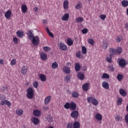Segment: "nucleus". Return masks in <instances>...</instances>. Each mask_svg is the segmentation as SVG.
I'll return each instance as SVG.
<instances>
[{
  "mask_svg": "<svg viewBox=\"0 0 128 128\" xmlns=\"http://www.w3.org/2000/svg\"><path fill=\"white\" fill-rule=\"evenodd\" d=\"M102 78H110V75L106 73H104L102 76Z\"/></svg>",
  "mask_w": 128,
  "mask_h": 128,
  "instance_id": "46",
  "label": "nucleus"
},
{
  "mask_svg": "<svg viewBox=\"0 0 128 128\" xmlns=\"http://www.w3.org/2000/svg\"><path fill=\"white\" fill-rule=\"evenodd\" d=\"M70 108L71 110H76V104L74 102H72L70 104Z\"/></svg>",
  "mask_w": 128,
  "mask_h": 128,
  "instance_id": "15",
  "label": "nucleus"
},
{
  "mask_svg": "<svg viewBox=\"0 0 128 128\" xmlns=\"http://www.w3.org/2000/svg\"><path fill=\"white\" fill-rule=\"evenodd\" d=\"M43 50H44V52H48L50 50V48L48 46H44L43 47Z\"/></svg>",
  "mask_w": 128,
  "mask_h": 128,
  "instance_id": "52",
  "label": "nucleus"
},
{
  "mask_svg": "<svg viewBox=\"0 0 128 128\" xmlns=\"http://www.w3.org/2000/svg\"><path fill=\"white\" fill-rule=\"evenodd\" d=\"M73 128H80V123L78 121H75L73 124Z\"/></svg>",
  "mask_w": 128,
  "mask_h": 128,
  "instance_id": "23",
  "label": "nucleus"
},
{
  "mask_svg": "<svg viewBox=\"0 0 128 128\" xmlns=\"http://www.w3.org/2000/svg\"><path fill=\"white\" fill-rule=\"evenodd\" d=\"M76 56L78 58H82V52L80 51H78V52H76Z\"/></svg>",
  "mask_w": 128,
  "mask_h": 128,
  "instance_id": "41",
  "label": "nucleus"
},
{
  "mask_svg": "<svg viewBox=\"0 0 128 128\" xmlns=\"http://www.w3.org/2000/svg\"><path fill=\"white\" fill-rule=\"evenodd\" d=\"M64 108L66 110H70V102H66L64 105Z\"/></svg>",
  "mask_w": 128,
  "mask_h": 128,
  "instance_id": "42",
  "label": "nucleus"
},
{
  "mask_svg": "<svg viewBox=\"0 0 128 128\" xmlns=\"http://www.w3.org/2000/svg\"><path fill=\"white\" fill-rule=\"evenodd\" d=\"M124 120H125L126 124H128V114H126V115H125Z\"/></svg>",
  "mask_w": 128,
  "mask_h": 128,
  "instance_id": "57",
  "label": "nucleus"
},
{
  "mask_svg": "<svg viewBox=\"0 0 128 128\" xmlns=\"http://www.w3.org/2000/svg\"><path fill=\"white\" fill-rule=\"evenodd\" d=\"M21 10L23 14H26L28 12V6H26V4H23L21 6Z\"/></svg>",
  "mask_w": 128,
  "mask_h": 128,
  "instance_id": "17",
  "label": "nucleus"
},
{
  "mask_svg": "<svg viewBox=\"0 0 128 128\" xmlns=\"http://www.w3.org/2000/svg\"><path fill=\"white\" fill-rule=\"evenodd\" d=\"M50 100H52V96H48L45 98L44 99L45 106H48V102H50Z\"/></svg>",
  "mask_w": 128,
  "mask_h": 128,
  "instance_id": "13",
  "label": "nucleus"
},
{
  "mask_svg": "<svg viewBox=\"0 0 128 128\" xmlns=\"http://www.w3.org/2000/svg\"><path fill=\"white\" fill-rule=\"evenodd\" d=\"M112 55H108L106 57V60L108 62H112Z\"/></svg>",
  "mask_w": 128,
  "mask_h": 128,
  "instance_id": "38",
  "label": "nucleus"
},
{
  "mask_svg": "<svg viewBox=\"0 0 128 128\" xmlns=\"http://www.w3.org/2000/svg\"><path fill=\"white\" fill-rule=\"evenodd\" d=\"M122 40V37L120 36H118L117 37L116 41L117 42H120Z\"/></svg>",
  "mask_w": 128,
  "mask_h": 128,
  "instance_id": "54",
  "label": "nucleus"
},
{
  "mask_svg": "<svg viewBox=\"0 0 128 128\" xmlns=\"http://www.w3.org/2000/svg\"><path fill=\"white\" fill-rule=\"evenodd\" d=\"M88 102L92 104L94 106H98V101L93 96L88 97L87 98Z\"/></svg>",
  "mask_w": 128,
  "mask_h": 128,
  "instance_id": "2",
  "label": "nucleus"
},
{
  "mask_svg": "<svg viewBox=\"0 0 128 128\" xmlns=\"http://www.w3.org/2000/svg\"><path fill=\"white\" fill-rule=\"evenodd\" d=\"M48 120H49V122H52V116L49 117Z\"/></svg>",
  "mask_w": 128,
  "mask_h": 128,
  "instance_id": "64",
  "label": "nucleus"
},
{
  "mask_svg": "<svg viewBox=\"0 0 128 128\" xmlns=\"http://www.w3.org/2000/svg\"><path fill=\"white\" fill-rule=\"evenodd\" d=\"M13 42H14V44H18V42H20V40L16 38V37H14L13 38Z\"/></svg>",
  "mask_w": 128,
  "mask_h": 128,
  "instance_id": "44",
  "label": "nucleus"
},
{
  "mask_svg": "<svg viewBox=\"0 0 128 128\" xmlns=\"http://www.w3.org/2000/svg\"><path fill=\"white\" fill-rule=\"evenodd\" d=\"M33 114L35 116H40L42 115V112L38 110H35L33 112Z\"/></svg>",
  "mask_w": 128,
  "mask_h": 128,
  "instance_id": "16",
  "label": "nucleus"
},
{
  "mask_svg": "<svg viewBox=\"0 0 128 128\" xmlns=\"http://www.w3.org/2000/svg\"><path fill=\"white\" fill-rule=\"evenodd\" d=\"M119 92L121 96H126V91H124V89H120Z\"/></svg>",
  "mask_w": 128,
  "mask_h": 128,
  "instance_id": "35",
  "label": "nucleus"
},
{
  "mask_svg": "<svg viewBox=\"0 0 128 128\" xmlns=\"http://www.w3.org/2000/svg\"><path fill=\"white\" fill-rule=\"evenodd\" d=\"M0 64L4 66V61L2 59H0Z\"/></svg>",
  "mask_w": 128,
  "mask_h": 128,
  "instance_id": "61",
  "label": "nucleus"
},
{
  "mask_svg": "<svg viewBox=\"0 0 128 128\" xmlns=\"http://www.w3.org/2000/svg\"><path fill=\"white\" fill-rule=\"evenodd\" d=\"M46 30L49 36H50V38L54 37V34L52 32H50V29H48V28H46Z\"/></svg>",
  "mask_w": 128,
  "mask_h": 128,
  "instance_id": "34",
  "label": "nucleus"
},
{
  "mask_svg": "<svg viewBox=\"0 0 128 128\" xmlns=\"http://www.w3.org/2000/svg\"><path fill=\"white\" fill-rule=\"evenodd\" d=\"M76 22H82L84 21V18L82 17H78L76 18Z\"/></svg>",
  "mask_w": 128,
  "mask_h": 128,
  "instance_id": "43",
  "label": "nucleus"
},
{
  "mask_svg": "<svg viewBox=\"0 0 128 128\" xmlns=\"http://www.w3.org/2000/svg\"><path fill=\"white\" fill-rule=\"evenodd\" d=\"M122 102V98H120L117 101L118 106H120Z\"/></svg>",
  "mask_w": 128,
  "mask_h": 128,
  "instance_id": "51",
  "label": "nucleus"
},
{
  "mask_svg": "<svg viewBox=\"0 0 128 128\" xmlns=\"http://www.w3.org/2000/svg\"><path fill=\"white\" fill-rule=\"evenodd\" d=\"M122 5L124 8H126V6H128V0H124L122 2Z\"/></svg>",
  "mask_w": 128,
  "mask_h": 128,
  "instance_id": "36",
  "label": "nucleus"
},
{
  "mask_svg": "<svg viewBox=\"0 0 128 128\" xmlns=\"http://www.w3.org/2000/svg\"><path fill=\"white\" fill-rule=\"evenodd\" d=\"M88 42L92 46H93V44H94V40L92 38L88 39Z\"/></svg>",
  "mask_w": 128,
  "mask_h": 128,
  "instance_id": "53",
  "label": "nucleus"
},
{
  "mask_svg": "<svg viewBox=\"0 0 128 128\" xmlns=\"http://www.w3.org/2000/svg\"><path fill=\"white\" fill-rule=\"evenodd\" d=\"M102 86L104 88H106V90H108V88H110V85L108 84V83L106 82H102Z\"/></svg>",
  "mask_w": 128,
  "mask_h": 128,
  "instance_id": "22",
  "label": "nucleus"
},
{
  "mask_svg": "<svg viewBox=\"0 0 128 128\" xmlns=\"http://www.w3.org/2000/svg\"><path fill=\"white\" fill-rule=\"evenodd\" d=\"M24 32L21 30H18L16 32V36L18 38H24Z\"/></svg>",
  "mask_w": 128,
  "mask_h": 128,
  "instance_id": "24",
  "label": "nucleus"
},
{
  "mask_svg": "<svg viewBox=\"0 0 128 128\" xmlns=\"http://www.w3.org/2000/svg\"><path fill=\"white\" fill-rule=\"evenodd\" d=\"M21 74L23 76H26L28 74V66H24L21 70Z\"/></svg>",
  "mask_w": 128,
  "mask_h": 128,
  "instance_id": "8",
  "label": "nucleus"
},
{
  "mask_svg": "<svg viewBox=\"0 0 128 128\" xmlns=\"http://www.w3.org/2000/svg\"><path fill=\"white\" fill-rule=\"evenodd\" d=\"M48 108H49L48 106H43L44 110H48Z\"/></svg>",
  "mask_w": 128,
  "mask_h": 128,
  "instance_id": "60",
  "label": "nucleus"
},
{
  "mask_svg": "<svg viewBox=\"0 0 128 128\" xmlns=\"http://www.w3.org/2000/svg\"><path fill=\"white\" fill-rule=\"evenodd\" d=\"M68 18H70V14H65L61 18V20H62L66 21L68 20Z\"/></svg>",
  "mask_w": 128,
  "mask_h": 128,
  "instance_id": "14",
  "label": "nucleus"
},
{
  "mask_svg": "<svg viewBox=\"0 0 128 128\" xmlns=\"http://www.w3.org/2000/svg\"><path fill=\"white\" fill-rule=\"evenodd\" d=\"M116 78L118 82H122L124 80V76L122 74H118L116 76Z\"/></svg>",
  "mask_w": 128,
  "mask_h": 128,
  "instance_id": "33",
  "label": "nucleus"
},
{
  "mask_svg": "<svg viewBox=\"0 0 128 128\" xmlns=\"http://www.w3.org/2000/svg\"><path fill=\"white\" fill-rule=\"evenodd\" d=\"M16 60L14 58L12 60L10 64L12 66H16Z\"/></svg>",
  "mask_w": 128,
  "mask_h": 128,
  "instance_id": "48",
  "label": "nucleus"
},
{
  "mask_svg": "<svg viewBox=\"0 0 128 128\" xmlns=\"http://www.w3.org/2000/svg\"><path fill=\"white\" fill-rule=\"evenodd\" d=\"M66 128H74V124H72V122L68 123Z\"/></svg>",
  "mask_w": 128,
  "mask_h": 128,
  "instance_id": "50",
  "label": "nucleus"
},
{
  "mask_svg": "<svg viewBox=\"0 0 128 128\" xmlns=\"http://www.w3.org/2000/svg\"><path fill=\"white\" fill-rule=\"evenodd\" d=\"M103 48H105V50H106L108 48V44L106 42H103V45H102Z\"/></svg>",
  "mask_w": 128,
  "mask_h": 128,
  "instance_id": "47",
  "label": "nucleus"
},
{
  "mask_svg": "<svg viewBox=\"0 0 128 128\" xmlns=\"http://www.w3.org/2000/svg\"><path fill=\"white\" fill-rule=\"evenodd\" d=\"M88 28H84L82 30V32L84 34H88Z\"/></svg>",
  "mask_w": 128,
  "mask_h": 128,
  "instance_id": "58",
  "label": "nucleus"
},
{
  "mask_svg": "<svg viewBox=\"0 0 128 128\" xmlns=\"http://www.w3.org/2000/svg\"><path fill=\"white\" fill-rule=\"evenodd\" d=\"M58 68V62H54L52 64V68L53 70H56V68Z\"/></svg>",
  "mask_w": 128,
  "mask_h": 128,
  "instance_id": "32",
  "label": "nucleus"
},
{
  "mask_svg": "<svg viewBox=\"0 0 128 128\" xmlns=\"http://www.w3.org/2000/svg\"><path fill=\"white\" fill-rule=\"evenodd\" d=\"M12 16V11L10 10H7L4 14V16L6 18H10Z\"/></svg>",
  "mask_w": 128,
  "mask_h": 128,
  "instance_id": "18",
  "label": "nucleus"
},
{
  "mask_svg": "<svg viewBox=\"0 0 128 128\" xmlns=\"http://www.w3.org/2000/svg\"><path fill=\"white\" fill-rule=\"evenodd\" d=\"M32 44L34 46H38L40 44V38L38 36H36L32 38Z\"/></svg>",
  "mask_w": 128,
  "mask_h": 128,
  "instance_id": "3",
  "label": "nucleus"
},
{
  "mask_svg": "<svg viewBox=\"0 0 128 128\" xmlns=\"http://www.w3.org/2000/svg\"><path fill=\"white\" fill-rule=\"evenodd\" d=\"M39 78L41 80L42 82H46V76L44 74H40Z\"/></svg>",
  "mask_w": 128,
  "mask_h": 128,
  "instance_id": "28",
  "label": "nucleus"
},
{
  "mask_svg": "<svg viewBox=\"0 0 128 128\" xmlns=\"http://www.w3.org/2000/svg\"><path fill=\"white\" fill-rule=\"evenodd\" d=\"M95 118L97 120H98L99 122L102 120V114H100V113H98L96 114Z\"/></svg>",
  "mask_w": 128,
  "mask_h": 128,
  "instance_id": "26",
  "label": "nucleus"
},
{
  "mask_svg": "<svg viewBox=\"0 0 128 128\" xmlns=\"http://www.w3.org/2000/svg\"><path fill=\"white\" fill-rule=\"evenodd\" d=\"M63 72L65 74H70V68L68 66H65L63 68Z\"/></svg>",
  "mask_w": 128,
  "mask_h": 128,
  "instance_id": "27",
  "label": "nucleus"
},
{
  "mask_svg": "<svg viewBox=\"0 0 128 128\" xmlns=\"http://www.w3.org/2000/svg\"><path fill=\"white\" fill-rule=\"evenodd\" d=\"M68 0H66L64 1L63 3V8L64 10H68Z\"/></svg>",
  "mask_w": 128,
  "mask_h": 128,
  "instance_id": "20",
  "label": "nucleus"
},
{
  "mask_svg": "<svg viewBox=\"0 0 128 128\" xmlns=\"http://www.w3.org/2000/svg\"><path fill=\"white\" fill-rule=\"evenodd\" d=\"M33 86L35 88H36L38 86V81H35L33 83Z\"/></svg>",
  "mask_w": 128,
  "mask_h": 128,
  "instance_id": "55",
  "label": "nucleus"
},
{
  "mask_svg": "<svg viewBox=\"0 0 128 128\" xmlns=\"http://www.w3.org/2000/svg\"><path fill=\"white\" fill-rule=\"evenodd\" d=\"M116 122H122V116L120 115H117L115 116Z\"/></svg>",
  "mask_w": 128,
  "mask_h": 128,
  "instance_id": "31",
  "label": "nucleus"
},
{
  "mask_svg": "<svg viewBox=\"0 0 128 128\" xmlns=\"http://www.w3.org/2000/svg\"><path fill=\"white\" fill-rule=\"evenodd\" d=\"M119 66L120 68H124L126 64H128V62H126V60L122 58L120 59L118 62Z\"/></svg>",
  "mask_w": 128,
  "mask_h": 128,
  "instance_id": "5",
  "label": "nucleus"
},
{
  "mask_svg": "<svg viewBox=\"0 0 128 128\" xmlns=\"http://www.w3.org/2000/svg\"><path fill=\"white\" fill-rule=\"evenodd\" d=\"M86 48L84 46H82V54H86Z\"/></svg>",
  "mask_w": 128,
  "mask_h": 128,
  "instance_id": "49",
  "label": "nucleus"
},
{
  "mask_svg": "<svg viewBox=\"0 0 128 128\" xmlns=\"http://www.w3.org/2000/svg\"><path fill=\"white\" fill-rule=\"evenodd\" d=\"M64 81L66 82H68L70 81V76H66L64 77Z\"/></svg>",
  "mask_w": 128,
  "mask_h": 128,
  "instance_id": "45",
  "label": "nucleus"
},
{
  "mask_svg": "<svg viewBox=\"0 0 128 128\" xmlns=\"http://www.w3.org/2000/svg\"><path fill=\"white\" fill-rule=\"evenodd\" d=\"M16 113L18 116H22L24 114V110H17Z\"/></svg>",
  "mask_w": 128,
  "mask_h": 128,
  "instance_id": "37",
  "label": "nucleus"
},
{
  "mask_svg": "<svg viewBox=\"0 0 128 128\" xmlns=\"http://www.w3.org/2000/svg\"><path fill=\"white\" fill-rule=\"evenodd\" d=\"M80 63L77 62L75 64V70L76 72H80Z\"/></svg>",
  "mask_w": 128,
  "mask_h": 128,
  "instance_id": "29",
  "label": "nucleus"
},
{
  "mask_svg": "<svg viewBox=\"0 0 128 128\" xmlns=\"http://www.w3.org/2000/svg\"><path fill=\"white\" fill-rule=\"evenodd\" d=\"M40 58L43 60H46L47 58L46 54L44 53H42L40 54Z\"/></svg>",
  "mask_w": 128,
  "mask_h": 128,
  "instance_id": "40",
  "label": "nucleus"
},
{
  "mask_svg": "<svg viewBox=\"0 0 128 128\" xmlns=\"http://www.w3.org/2000/svg\"><path fill=\"white\" fill-rule=\"evenodd\" d=\"M66 44L69 46H72L74 44V41L72 40V39L68 38L67 40Z\"/></svg>",
  "mask_w": 128,
  "mask_h": 128,
  "instance_id": "25",
  "label": "nucleus"
},
{
  "mask_svg": "<svg viewBox=\"0 0 128 128\" xmlns=\"http://www.w3.org/2000/svg\"><path fill=\"white\" fill-rule=\"evenodd\" d=\"M70 116L72 118H74V120H76L78 118V112L76 110H74L70 114Z\"/></svg>",
  "mask_w": 128,
  "mask_h": 128,
  "instance_id": "6",
  "label": "nucleus"
},
{
  "mask_svg": "<svg viewBox=\"0 0 128 128\" xmlns=\"http://www.w3.org/2000/svg\"><path fill=\"white\" fill-rule=\"evenodd\" d=\"M83 90L84 92H88V88H90V84L88 83H86L82 86Z\"/></svg>",
  "mask_w": 128,
  "mask_h": 128,
  "instance_id": "11",
  "label": "nucleus"
},
{
  "mask_svg": "<svg viewBox=\"0 0 128 128\" xmlns=\"http://www.w3.org/2000/svg\"><path fill=\"white\" fill-rule=\"evenodd\" d=\"M78 80H84V74L82 72H79L78 73Z\"/></svg>",
  "mask_w": 128,
  "mask_h": 128,
  "instance_id": "10",
  "label": "nucleus"
},
{
  "mask_svg": "<svg viewBox=\"0 0 128 128\" xmlns=\"http://www.w3.org/2000/svg\"><path fill=\"white\" fill-rule=\"evenodd\" d=\"M82 8V4L80 2L75 6V8L76 10H80Z\"/></svg>",
  "mask_w": 128,
  "mask_h": 128,
  "instance_id": "39",
  "label": "nucleus"
},
{
  "mask_svg": "<svg viewBox=\"0 0 128 128\" xmlns=\"http://www.w3.org/2000/svg\"><path fill=\"white\" fill-rule=\"evenodd\" d=\"M31 120L35 126H38V124H40V120H38V118L36 117H32L31 119Z\"/></svg>",
  "mask_w": 128,
  "mask_h": 128,
  "instance_id": "9",
  "label": "nucleus"
},
{
  "mask_svg": "<svg viewBox=\"0 0 128 128\" xmlns=\"http://www.w3.org/2000/svg\"><path fill=\"white\" fill-rule=\"evenodd\" d=\"M34 12H38V8L35 7L34 8Z\"/></svg>",
  "mask_w": 128,
  "mask_h": 128,
  "instance_id": "62",
  "label": "nucleus"
},
{
  "mask_svg": "<svg viewBox=\"0 0 128 128\" xmlns=\"http://www.w3.org/2000/svg\"><path fill=\"white\" fill-rule=\"evenodd\" d=\"M27 36H28V39L30 40H32V38L34 36V34H32V30L28 31Z\"/></svg>",
  "mask_w": 128,
  "mask_h": 128,
  "instance_id": "21",
  "label": "nucleus"
},
{
  "mask_svg": "<svg viewBox=\"0 0 128 128\" xmlns=\"http://www.w3.org/2000/svg\"><path fill=\"white\" fill-rule=\"evenodd\" d=\"M100 18H101V20H106V16L105 14H101L100 16Z\"/></svg>",
  "mask_w": 128,
  "mask_h": 128,
  "instance_id": "56",
  "label": "nucleus"
},
{
  "mask_svg": "<svg viewBox=\"0 0 128 128\" xmlns=\"http://www.w3.org/2000/svg\"><path fill=\"white\" fill-rule=\"evenodd\" d=\"M72 98H78V96H80V94H78V91H74L72 93Z\"/></svg>",
  "mask_w": 128,
  "mask_h": 128,
  "instance_id": "19",
  "label": "nucleus"
},
{
  "mask_svg": "<svg viewBox=\"0 0 128 128\" xmlns=\"http://www.w3.org/2000/svg\"><path fill=\"white\" fill-rule=\"evenodd\" d=\"M124 28H126V30H128V23L126 24Z\"/></svg>",
  "mask_w": 128,
  "mask_h": 128,
  "instance_id": "63",
  "label": "nucleus"
},
{
  "mask_svg": "<svg viewBox=\"0 0 128 128\" xmlns=\"http://www.w3.org/2000/svg\"><path fill=\"white\" fill-rule=\"evenodd\" d=\"M116 54H120L122 52V48L120 47H118L116 49Z\"/></svg>",
  "mask_w": 128,
  "mask_h": 128,
  "instance_id": "30",
  "label": "nucleus"
},
{
  "mask_svg": "<svg viewBox=\"0 0 128 128\" xmlns=\"http://www.w3.org/2000/svg\"><path fill=\"white\" fill-rule=\"evenodd\" d=\"M0 104H1V106H4V104H6V106H12V103L8 100H4L1 101Z\"/></svg>",
  "mask_w": 128,
  "mask_h": 128,
  "instance_id": "7",
  "label": "nucleus"
},
{
  "mask_svg": "<svg viewBox=\"0 0 128 128\" xmlns=\"http://www.w3.org/2000/svg\"><path fill=\"white\" fill-rule=\"evenodd\" d=\"M27 92L26 94V97L28 98L30 100L34 98V89L32 88H29L28 89L26 90Z\"/></svg>",
  "mask_w": 128,
  "mask_h": 128,
  "instance_id": "1",
  "label": "nucleus"
},
{
  "mask_svg": "<svg viewBox=\"0 0 128 128\" xmlns=\"http://www.w3.org/2000/svg\"><path fill=\"white\" fill-rule=\"evenodd\" d=\"M109 52L111 56H116V50L114 48H110L109 50Z\"/></svg>",
  "mask_w": 128,
  "mask_h": 128,
  "instance_id": "12",
  "label": "nucleus"
},
{
  "mask_svg": "<svg viewBox=\"0 0 128 128\" xmlns=\"http://www.w3.org/2000/svg\"><path fill=\"white\" fill-rule=\"evenodd\" d=\"M109 68L111 72H114V68L112 65L109 66Z\"/></svg>",
  "mask_w": 128,
  "mask_h": 128,
  "instance_id": "59",
  "label": "nucleus"
},
{
  "mask_svg": "<svg viewBox=\"0 0 128 128\" xmlns=\"http://www.w3.org/2000/svg\"><path fill=\"white\" fill-rule=\"evenodd\" d=\"M58 46L61 50H68V46L64 43L60 42Z\"/></svg>",
  "mask_w": 128,
  "mask_h": 128,
  "instance_id": "4",
  "label": "nucleus"
}]
</instances>
